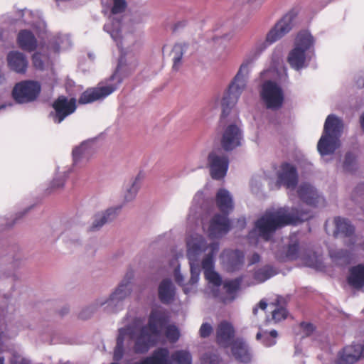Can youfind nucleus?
I'll use <instances>...</instances> for the list:
<instances>
[{
    "label": "nucleus",
    "mask_w": 364,
    "mask_h": 364,
    "mask_svg": "<svg viewBox=\"0 0 364 364\" xmlns=\"http://www.w3.org/2000/svg\"><path fill=\"white\" fill-rule=\"evenodd\" d=\"M287 311L284 308H278L272 311V318L275 322L281 321L287 317Z\"/></svg>",
    "instance_id": "obj_45"
},
{
    "label": "nucleus",
    "mask_w": 364,
    "mask_h": 364,
    "mask_svg": "<svg viewBox=\"0 0 364 364\" xmlns=\"http://www.w3.org/2000/svg\"><path fill=\"white\" fill-rule=\"evenodd\" d=\"M5 108V105L0 106V109Z\"/></svg>",
    "instance_id": "obj_61"
},
{
    "label": "nucleus",
    "mask_w": 364,
    "mask_h": 364,
    "mask_svg": "<svg viewBox=\"0 0 364 364\" xmlns=\"http://www.w3.org/2000/svg\"><path fill=\"white\" fill-rule=\"evenodd\" d=\"M54 111L50 112V117L55 123H60L65 117L73 113L76 109V100L68 99L60 96L53 103Z\"/></svg>",
    "instance_id": "obj_15"
},
{
    "label": "nucleus",
    "mask_w": 364,
    "mask_h": 364,
    "mask_svg": "<svg viewBox=\"0 0 364 364\" xmlns=\"http://www.w3.org/2000/svg\"><path fill=\"white\" fill-rule=\"evenodd\" d=\"M278 338V332L273 329L269 331L259 328V331L256 334V340L264 347L270 348L277 344Z\"/></svg>",
    "instance_id": "obj_34"
},
{
    "label": "nucleus",
    "mask_w": 364,
    "mask_h": 364,
    "mask_svg": "<svg viewBox=\"0 0 364 364\" xmlns=\"http://www.w3.org/2000/svg\"><path fill=\"white\" fill-rule=\"evenodd\" d=\"M352 159V155L350 154H348L346 156L344 166L347 168L348 164L350 163V161Z\"/></svg>",
    "instance_id": "obj_55"
},
{
    "label": "nucleus",
    "mask_w": 364,
    "mask_h": 364,
    "mask_svg": "<svg viewBox=\"0 0 364 364\" xmlns=\"http://www.w3.org/2000/svg\"><path fill=\"white\" fill-rule=\"evenodd\" d=\"M85 311H83L81 313V314H80L81 318H87L88 317V316H89V315H87H87H85Z\"/></svg>",
    "instance_id": "obj_57"
},
{
    "label": "nucleus",
    "mask_w": 364,
    "mask_h": 364,
    "mask_svg": "<svg viewBox=\"0 0 364 364\" xmlns=\"http://www.w3.org/2000/svg\"><path fill=\"white\" fill-rule=\"evenodd\" d=\"M232 353L235 358L242 363H249L252 359V353L247 344L241 338L232 343Z\"/></svg>",
    "instance_id": "obj_25"
},
{
    "label": "nucleus",
    "mask_w": 364,
    "mask_h": 364,
    "mask_svg": "<svg viewBox=\"0 0 364 364\" xmlns=\"http://www.w3.org/2000/svg\"><path fill=\"white\" fill-rule=\"evenodd\" d=\"M296 16L294 11L286 14L267 33L265 38L257 41L254 46L245 55L237 73L230 83L222 102L220 124L226 123V117L232 107L237 102L247 86L249 73L252 63L270 45L281 39L292 29Z\"/></svg>",
    "instance_id": "obj_3"
},
{
    "label": "nucleus",
    "mask_w": 364,
    "mask_h": 364,
    "mask_svg": "<svg viewBox=\"0 0 364 364\" xmlns=\"http://www.w3.org/2000/svg\"><path fill=\"white\" fill-rule=\"evenodd\" d=\"M168 322L166 313L159 309L151 311L147 325L141 318H135L129 325L119 329L117 346L113 358L119 361L124 358L126 364H130L133 358L130 353H145L159 340L161 331Z\"/></svg>",
    "instance_id": "obj_2"
},
{
    "label": "nucleus",
    "mask_w": 364,
    "mask_h": 364,
    "mask_svg": "<svg viewBox=\"0 0 364 364\" xmlns=\"http://www.w3.org/2000/svg\"><path fill=\"white\" fill-rule=\"evenodd\" d=\"M242 281V278L238 277L235 279L225 282L223 284L225 295L220 296V299L224 303H230L237 296V293L240 289Z\"/></svg>",
    "instance_id": "obj_31"
},
{
    "label": "nucleus",
    "mask_w": 364,
    "mask_h": 364,
    "mask_svg": "<svg viewBox=\"0 0 364 364\" xmlns=\"http://www.w3.org/2000/svg\"><path fill=\"white\" fill-rule=\"evenodd\" d=\"M301 328L306 336L309 335L314 329V326L309 323H302Z\"/></svg>",
    "instance_id": "obj_49"
},
{
    "label": "nucleus",
    "mask_w": 364,
    "mask_h": 364,
    "mask_svg": "<svg viewBox=\"0 0 364 364\" xmlns=\"http://www.w3.org/2000/svg\"><path fill=\"white\" fill-rule=\"evenodd\" d=\"M21 16V21L26 25L31 26L38 38H43L41 33L45 31L46 25L44 21L38 16H34L33 13L28 9H23L18 12Z\"/></svg>",
    "instance_id": "obj_23"
},
{
    "label": "nucleus",
    "mask_w": 364,
    "mask_h": 364,
    "mask_svg": "<svg viewBox=\"0 0 364 364\" xmlns=\"http://www.w3.org/2000/svg\"><path fill=\"white\" fill-rule=\"evenodd\" d=\"M360 123L363 131L364 132V113L360 117Z\"/></svg>",
    "instance_id": "obj_56"
},
{
    "label": "nucleus",
    "mask_w": 364,
    "mask_h": 364,
    "mask_svg": "<svg viewBox=\"0 0 364 364\" xmlns=\"http://www.w3.org/2000/svg\"><path fill=\"white\" fill-rule=\"evenodd\" d=\"M41 85L32 80L18 82L12 90V97L18 104H26L36 100L41 92Z\"/></svg>",
    "instance_id": "obj_13"
},
{
    "label": "nucleus",
    "mask_w": 364,
    "mask_h": 364,
    "mask_svg": "<svg viewBox=\"0 0 364 364\" xmlns=\"http://www.w3.org/2000/svg\"><path fill=\"white\" fill-rule=\"evenodd\" d=\"M334 224L336 226L333 232L334 236L348 237V240L345 242V245L349 248H353L356 242L354 226L348 220L341 217L334 218Z\"/></svg>",
    "instance_id": "obj_18"
},
{
    "label": "nucleus",
    "mask_w": 364,
    "mask_h": 364,
    "mask_svg": "<svg viewBox=\"0 0 364 364\" xmlns=\"http://www.w3.org/2000/svg\"><path fill=\"white\" fill-rule=\"evenodd\" d=\"M267 306V304L266 301H264V300H261L259 301V303L258 304V306H256L253 308V310H252V312H253V314L254 315H257V311H258V307L262 310V311H264L266 309Z\"/></svg>",
    "instance_id": "obj_50"
},
{
    "label": "nucleus",
    "mask_w": 364,
    "mask_h": 364,
    "mask_svg": "<svg viewBox=\"0 0 364 364\" xmlns=\"http://www.w3.org/2000/svg\"><path fill=\"white\" fill-rule=\"evenodd\" d=\"M213 296H215V297H219V296H220L218 295V294L217 291H216V290H215V289H213Z\"/></svg>",
    "instance_id": "obj_59"
},
{
    "label": "nucleus",
    "mask_w": 364,
    "mask_h": 364,
    "mask_svg": "<svg viewBox=\"0 0 364 364\" xmlns=\"http://www.w3.org/2000/svg\"><path fill=\"white\" fill-rule=\"evenodd\" d=\"M205 166L209 167L212 178L219 180L224 178L226 175L229 166V161L228 157L220 150L213 151L208 155L206 164L204 163L200 164L191 171H193L197 168H203Z\"/></svg>",
    "instance_id": "obj_12"
},
{
    "label": "nucleus",
    "mask_w": 364,
    "mask_h": 364,
    "mask_svg": "<svg viewBox=\"0 0 364 364\" xmlns=\"http://www.w3.org/2000/svg\"><path fill=\"white\" fill-rule=\"evenodd\" d=\"M356 85L358 87H364V77L360 76L356 81Z\"/></svg>",
    "instance_id": "obj_53"
},
{
    "label": "nucleus",
    "mask_w": 364,
    "mask_h": 364,
    "mask_svg": "<svg viewBox=\"0 0 364 364\" xmlns=\"http://www.w3.org/2000/svg\"><path fill=\"white\" fill-rule=\"evenodd\" d=\"M223 265L229 272L238 269L244 262V254L239 250H225L220 255Z\"/></svg>",
    "instance_id": "obj_21"
},
{
    "label": "nucleus",
    "mask_w": 364,
    "mask_h": 364,
    "mask_svg": "<svg viewBox=\"0 0 364 364\" xmlns=\"http://www.w3.org/2000/svg\"><path fill=\"white\" fill-rule=\"evenodd\" d=\"M141 177L138 174L134 178L125 182L122 189L123 204L133 201L141 186Z\"/></svg>",
    "instance_id": "obj_24"
},
{
    "label": "nucleus",
    "mask_w": 364,
    "mask_h": 364,
    "mask_svg": "<svg viewBox=\"0 0 364 364\" xmlns=\"http://www.w3.org/2000/svg\"><path fill=\"white\" fill-rule=\"evenodd\" d=\"M92 141H85L73 150V164L77 165L86 162L92 154Z\"/></svg>",
    "instance_id": "obj_27"
},
{
    "label": "nucleus",
    "mask_w": 364,
    "mask_h": 364,
    "mask_svg": "<svg viewBox=\"0 0 364 364\" xmlns=\"http://www.w3.org/2000/svg\"><path fill=\"white\" fill-rule=\"evenodd\" d=\"M169 351L161 348L156 350L151 356L146 357L134 364H171L168 361Z\"/></svg>",
    "instance_id": "obj_33"
},
{
    "label": "nucleus",
    "mask_w": 364,
    "mask_h": 364,
    "mask_svg": "<svg viewBox=\"0 0 364 364\" xmlns=\"http://www.w3.org/2000/svg\"><path fill=\"white\" fill-rule=\"evenodd\" d=\"M186 49L187 44L185 43H178L174 45L172 49V54L173 62V68L175 70H177L179 68L181 64L183 55L186 51Z\"/></svg>",
    "instance_id": "obj_38"
},
{
    "label": "nucleus",
    "mask_w": 364,
    "mask_h": 364,
    "mask_svg": "<svg viewBox=\"0 0 364 364\" xmlns=\"http://www.w3.org/2000/svg\"><path fill=\"white\" fill-rule=\"evenodd\" d=\"M216 204L223 215L216 214L211 219L208 229V233L210 238H219L229 232L231 228L230 221L228 215L232 211L234 208L232 196L230 193L220 188L216 194Z\"/></svg>",
    "instance_id": "obj_6"
},
{
    "label": "nucleus",
    "mask_w": 364,
    "mask_h": 364,
    "mask_svg": "<svg viewBox=\"0 0 364 364\" xmlns=\"http://www.w3.org/2000/svg\"><path fill=\"white\" fill-rule=\"evenodd\" d=\"M8 65L9 68L18 73H23L26 72L28 61L26 56L18 52V51H13L10 52L7 56Z\"/></svg>",
    "instance_id": "obj_28"
},
{
    "label": "nucleus",
    "mask_w": 364,
    "mask_h": 364,
    "mask_svg": "<svg viewBox=\"0 0 364 364\" xmlns=\"http://www.w3.org/2000/svg\"><path fill=\"white\" fill-rule=\"evenodd\" d=\"M125 17L122 19L123 28L126 23H128L129 27H134L135 26L144 23L146 20V14L142 11H136L132 14L130 16L125 15Z\"/></svg>",
    "instance_id": "obj_37"
},
{
    "label": "nucleus",
    "mask_w": 364,
    "mask_h": 364,
    "mask_svg": "<svg viewBox=\"0 0 364 364\" xmlns=\"http://www.w3.org/2000/svg\"><path fill=\"white\" fill-rule=\"evenodd\" d=\"M234 336L232 326L226 321L221 322L217 329V342L223 347H227L231 343Z\"/></svg>",
    "instance_id": "obj_29"
},
{
    "label": "nucleus",
    "mask_w": 364,
    "mask_h": 364,
    "mask_svg": "<svg viewBox=\"0 0 364 364\" xmlns=\"http://www.w3.org/2000/svg\"><path fill=\"white\" fill-rule=\"evenodd\" d=\"M272 250L275 257L280 262L299 259L302 265L316 270H321L323 267L321 255L314 251L301 247L295 236L290 237L287 246L277 250L272 247Z\"/></svg>",
    "instance_id": "obj_5"
},
{
    "label": "nucleus",
    "mask_w": 364,
    "mask_h": 364,
    "mask_svg": "<svg viewBox=\"0 0 364 364\" xmlns=\"http://www.w3.org/2000/svg\"><path fill=\"white\" fill-rule=\"evenodd\" d=\"M272 70H266L261 73V77L264 80L260 85L259 94L263 105L269 109L277 110L280 109L284 101V92L282 86L275 81L266 79L270 77Z\"/></svg>",
    "instance_id": "obj_10"
},
{
    "label": "nucleus",
    "mask_w": 364,
    "mask_h": 364,
    "mask_svg": "<svg viewBox=\"0 0 364 364\" xmlns=\"http://www.w3.org/2000/svg\"><path fill=\"white\" fill-rule=\"evenodd\" d=\"M314 43L315 39L309 31L304 30L297 34L294 47L287 57V62L293 69L299 70L307 66L314 53Z\"/></svg>",
    "instance_id": "obj_8"
},
{
    "label": "nucleus",
    "mask_w": 364,
    "mask_h": 364,
    "mask_svg": "<svg viewBox=\"0 0 364 364\" xmlns=\"http://www.w3.org/2000/svg\"><path fill=\"white\" fill-rule=\"evenodd\" d=\"M166 337L171 342H176L180 337L178 328L174 325H168L166 328Z\"/></svg>",
    "instance_id": "obj_44"
},
{
    "label": "nucleus",
    "mask_w": 364,
    "mask_h": 364,
    "mask_svg": "<svg viewBox=\"0 0 364 364\" xmlns=\"http://www.w3.org/2000/svg\"><path fill=\"white\" fill-rule=\"evenodd\" d=\"M122 205L112 207L106 210L105 212L97 213L93 219V222L90 229L92 231L98 230L106 223L113 220L122 209Z\"/></svg>",
    "instance_id": "obj_22"
},
{
    "label": "nucleus",
    "mask_w": 364,
    "mask_h": 364,
    "mask_svg": "<svg viewBox=\"0 0 364 364\" xmlns=\"http://www.w3.org/2000/svg\"><path fill=\"white\" fill-rule=\"evenodd\" d=\"M277 274V271L272 266L266 265L257 269L254 274V282L248 285L262 283Z\"/></svg>",
    "instance_id": "obj_36"
},
{
    "label": "nucleus",
    "mask_w": 364,
    "mask_h": 364,
    "mask_svg": "<svg viewBox=\"0 0 364 364\" xmlns=\"http://www.w3.org/2000/svg\"><path fill=\"white\" fill-rule=\"evenodd\" d=\"M174 277H175L176 282L179 285L183 286V291L186 294H190L193 291L194 285L196 284H192L191 282V279L189 280L188 284H184V283H183L184 278L180 272L179 266H178L177 268L175 269Z\"/></svg>",
    "instance_id": "obj_42"
},
{
    "label": "nucleus",
    "mask_w": 364,
    "mask_h": 364,
    "mask_svg": "<svg viewBox=\"0 0 364 364\" xmlns=\"http://www.w3.org/2000/svg\"><path fill=\"white\" fill-rule=\"evenodd\" d=\"M219 251V246L214 244L211 246L210 252L206 254L200 261L205 279L213 288L218 289L222 284L220 275L215 270V257Z\"/></svg>",
    "instance_id": "obj_14"
},
{
    "label": "nucleus",
    "mask_w": 364,
    "mask_h": 364,
    "mask_svg": "<svg viewBox=\"0 0 364 364\" xmlns=\"http://www.w3.org/2000/svg\"><path fill=\"white\" fill-rule=\"evenodd\" d=\"M260 259V257L258 254L255 253L252 255V257L249 259L250 264H254L258 262Z\"/></svg>",
    "instance_id": "obj_51"
},
{
    "label": "nucleus",
    "mask_w": 364,
    "mask_h": 364,
    "mask_svg": "<svg viewBox=\"0 0 364 364\" xmlns=\"http://www.w3.org/2000/svg\"><path fill=\"white\" fill-rule=\"evenodd\" d=\"M72 45L71 41L67 34L57 35L52 38L49 43V48L55 53L68 49Z\"/></svg>",
    "instance_id": "obj_35"
},
{
    "label": "nucleus",
    "mask_w": 364,
    "mask_h": 364,
    "mask_svg": "<svg viewBox=\"0 0 364 364\" xmlns=\"http://www.w3.org/2000/svg\"><path fill=\"white\" fill-rule=\"evenodd\" d=\"M11 364H31L29 360L22 358L16 353H13L11 358Z\"/></svg>",
    "instance_id": "obj_48"
},
{
    "label": "nucleus",
    "mask_w": 364,
    "mask_h": 364,
    "mask_svg": "<svg viewBox=\"0 0 364 364\" xmlns=\"http://www.w3.org/2000/svg\"><path fill=\"white\" fill-rule=\"evenodd\" d=\"M213 332V327L208 323H203L199 330L200 336L202 338H206L209 336Z\"/></svg>",
    "instance_id": "obj_47"
},
{
    "label": "nucleus",
    "mask_w": 364,
    "mask_h": 364,
    "mask_svg": "<svg viewBox=\"0 0 364 364\" xmlns=\"http://www.w3.org/2000/svg\"><path fill=\"white\" fill-rule=\"evenodd\" d=\"M70 172V169H66L62 171L58 172L55 177L53 178L51 185L54 188H61L64 186L66 178Z\"/></svg>",
    "instance_id": "obj_43"
},
{
    "label": "nucleus",
    "mask_w": 364,
    "mask_h": 364,
    "mask_svg": "<svg viewBox=\"0 0 364 364\" xmlns=\"http://www.w3.org/2000/svg\"><path fill=\"white\" fill-rule=\"evenodd\" d=\"M172 360L176 364H191L192 357L187 350H178L172 354Z\"/></svg>",
    "instance_id": "obj_40"
},
{
    "label": "nucleus",
    "mask_w": 364,
    "mask_h": 364,
    "mask_svg": "<svg viewBox=\"0 0 364 364\" xmlns=\"http://www.w3.org/2000/svg\"><path fill=\"white\" fill-rule=\"evenodd\" d=\"M246 225V220L245 218L242 217V218H240L238 220H237V226L240 228V229H243Z\"/></svg>",
    "instance_id": "obj_52"
},
{
    "label": "nucleus",
    "mask_w": 364,
    "mask_h": 364,
    "mask_svg": "<svg viewBox=\"0 0 364 364\" xmlns=\"http://www.w3.org/2000/svg\"><path fill=\"white\" fill-rule=\"evenodd\" d=\"M202 196L201 193H197L194 197V200H196L198 198H200Z\"/></svg>",
    "instance_id": "obj_58"
},
{
    "label": "nucleus",
    "mask_w": 364,
    "mask_h": 364,
    "mask_svg": "<svg viewBox=\"0 0 364 364\" xmlns=\"http://www.w3.org/2000/svg\"><path fill=\"white\" fill-rule=\"evenodd\" d=\"M362 358H364V344L360 340L346 346L338 354L341 364H354Z\"/></svg>",
    "instance_id": "obj_19"
},
{
    "label": "nucleus",
    "mask_w": 364,
    "mask_h": 364,
    "mask_svg": "<svg viewBox=\"0 0 364 364\" xmlns=\"http://www.w3.org/2000/svg\"><path fill=\"white\" fill-rule=\"evenodd\" d=\"M0 364H4V358L3 357H0Z\"/></svg>",
    "instance_id": "obj_60"
},
{
    "label": "nucleus",
    "mask_w": 364,
    "mask_h": 364,
    "mask_svg": "<svg viewBox=\"0 0 364 364\" xmlns=\"http://www.w3.org/2000/svg\"><path fill=\"white\" fill-rule=\"evenodd\" d=\"M298 183V173L293 165L285 163L281 166L278 173L277 183L284 186L289 192L294 191ZM290 196L291 193H289Z\"/></svg>",
    "instance_id": "obj_17"
},
{
    "label": "nucleus",
    "mask_w": 364,
    "mask_h": 364,
    "mask_svg": "<svg viewBox=\"0 0 364 364\" xmlns=\"http://www.w3.org/2000/svg\"><path fill=\"white\" fill-rule=\"evenodd\" d=\"M343 123L335 114H329L324 123L323 132L319 139L317 149L321 156L332 154L340 146Z\"/></svg>",
    "instance_id": "obj_9"
},
{
    "label": "nucleus",
    "mask_w": 364,
    "mask_h": 364,
    "mask_svg": "<svg viewBox=\"0 0 364 364\" xmlns=\"http://www.w3.org/2000/svg\"><path fill=\"white\" fill-rule=\"evenodd\" d=\"M242 133L235 124L230 123L224 127L221 138V146L225 151H231L240 146Z\"/></svg>",
    "instance_id": "obj_16"
},
{
    "label": "nucleus",
    "mask_w": 364,
    "mask_h": 364,
    "mask_svg": "<svg viewBox=\"0 0 364 364\" xmlns=\"http://www.w3.org/2000/svg\"><path fill=\"white\" fill-rule=\"evenodd\" d=\"M312 217L309 211L289 212L288 209L280 208L276 210H267L256 221L255 229L250 232L249 238L252 240L257 233L265 241L269 240L275 231L284 225L308 220Z\"/></svg>",
    "instance_id": "obj_4"
},
{
    "label": "nucleus",
    "mask_w": 364,
    "mask_h": 364,
    "mask_svg": "<svg viewBox=\"0 0 364 364\" xmlns=\"http://www.w3.org/2000/svg\"><path fill=\"white\" fill-rule=\"evenodd\" d=\"M361 245H362V248L364 250V241Z\"/></svg>",
    "instance_id": "obj_62"
},
{
    "label": "nucleus",
    "mask_w": 364,
    "mask_h": 364,
    "mask_svg": "<svg viewBox=\"0 0 364 364\" xmlns=\"http://www.w3.org/2000/svg\"><path fill=\"white\" fill-rule=\"evenodd\" d=\"M3 220H4V219L1 218V221H0V230H3L4 228V227L11 226L14 223L13 222L4 223Z\"/></svg>",
    "instance_id": "obj_54"
},
{
    "label": "nucleus",
    "mask_w": 364,
    "mask_h": 364,
    "mask_svg": "<svg viewBox=\"0 0 364 364\" xmlns=\"http://www.w3.org/2000/svg\"><path fill=\"white\" fill-rule=\"evenodd\" d=\"M102 12L108 15V19L104 25V31L116 43L120 57L116 71L107 80L100 82L96 87L85 91L79 99L80 104H87L102 100L114 92L122 82L124 77L128 76L135 70L138 63L134 54L127 50L123 43L122 13L127 6L126 0H102Z\"/></svg>",
    "instance_id": "obj_1"
},
{
    "label": "nucleus",
    "mask_w": 364,
    "mask_h": 364,
    "mask_svg": "<svg viewBox=\"0 0 364 364\" xmlns=\"http://www.w3.org/2000/svg\"><path fill=\"white\" fill-rule=\"evenodd\" d=\"M329 255L336 262H348L350 260V252L343 249L331 250Z\"/></svg>",
    "instance_id": "obj_41"
},
{
    "label": "nucleus",
    "mask_w": 364,
    "mask_h": 364,
    "mask_svg": "<svg viewBox=\"0 0 364 364\" xmlns=\"http://www.w3.org/2000/svg\"><path fill=\"white\" fill-rule=\"evenodd\" d=\"M17 41L20 48L28 52L33 51L38 46H41L42 44L41 42L38 44L33 32L26 29L18 33Z\"/></svg>",
    "instance_id": "obj_26"
},
{
    "label": "nucleus",
    "mask_w": 364,
    "mask_h": 364,
    "mask_svg": "<svg viewBox=\"0 0 364 364\" xmlns=\"http://www.w3.org/2000/svg\"><path fill=\"white\" fill-rule=\"evenodd\" d=\"M296 192L300 200L307 205L314 207L324 205L323 197L309 183H301L298 187Z\"/></svg>",
    "instance_id": "obj_20"
},
{
    "label": "nucleus",
    "mask_w": 364,
    "mask_h": 364,
    "mask_svg": "<svg viewBox=\"0 0 364 364\" xmlns=\"http://www.w3.org/2000/svg\"><path fill=\"white\" fill-rule=\"evenodd\" d=\"M33 63L36 69L43 70L50 65L49 57L41 52H36L33 55Z\"/></svg>",
    "instance_id": "obj_39"
},
{
    "label": "nucleus",
    "mask_w": 364,
    "mask_h": 364,
    "mask_svg": "<svg viewBox=\"0 0 364 364\" xmlns=\"http://www.w3.org/2000/svg\"><path fill=\"white\" fill-rule=\"evenodd\" d=\"M180 256H181V257H182V256H183V253H182V252H181V253H180Z\"/></svg>",
    "instance_id": "obj_63"
},
{
    "label": "nucleus",
    "mask_w": 364,
    "mask_h": 364,
    "mask_svg": "<svg viewBox=\"0 0 364 364\" xmlns=\"http://www.w3.org/2000/svg\"><path fill=\"white\" fill-rule=\"evenodd\" d=\"M159 298L164 304H170L173 301L176 289L173 282L168 279L161 282L158 289Z\"/></svg>",
    "instance_id": "obj_30"
},
{
    "label": "nucleus",
    "mask_w": 364,
    "mask_h": 364,
    "mask_svg": "<svg viewBox=\"0 0 364 364\" xmlns=\"http://www.w3.org/2000/svg\"><path fill=\"white\" fill-rule=\"evenodd\" d=\"M186 257L190 264L191 282L197 284L200 279V259L201 255L205 253V256L209 253L213 245L217 244L219 247L220 245L218 242L208 243L205 238L198 233H191L188 235L186 239Z\"/></svg>",
    "instance_id": "obj_7"
},
{
    "label": "nucleus",
    "mask_w": 364,
    "mask_h": 364,
    "mask_svg": "<svg viewBox=\"0 0 364 364\" xmlns=\"http://www.w3.org/2000/svg\"><path fill=\"white\" fill-rule=\"evenodd\" d=\"M132 276L127 275L109 297L100 296L94 302L95 309L102 307L107 312H117L122 309L124 300L128 297L132 290Z\"/></svg>",
    "instance_id": "obj_11"
},
{
    "label": "nucleus",
    "mask_w": 364,
    "mask_h": 364,
    "mask_svg": "<svg viewBox=\"0 0 364 364\" xmlns=\"http://www.w3.org/2000/svg\"><path fill=\"white\" fill-rule=\"evenodd\" d=\"M220 361L217 354H205L202 358V362L204 364H218Z\"/></svg>",
    "instance_id": "obj_46"
},
{
    "label": "nucleus",
    "mask_w": 364,
    "mask_h": 364,
    "mask_svg": "<svg viewBox=\"0 0 364 364\" xmlns=\"http://www.w3.org/2000/svg\"><path fill=\"white\" fill-rule=\"evenodd\" d=\"M348 282L350 286L357 289L364 287V263L357 264L350 269Z\"/></svg>",
    "instance_id": "obj_32"
}]
</instances>
